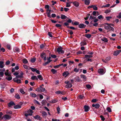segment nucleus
<instances>
[{
	"mask_svg": "<svg viewBox=\"0 0 121 121\" xmlns=\"http://www.w3.org/2000/svg\"><path fill=\"white\" fill-rule=\"evenodd\" d=\"M57 101V100L56 99H54L52 100L50 102L52 103H54Z\"/></svg>",
	"mask_w": 121,
	"mask_h": 121,
	"instance_id": "25",
	"label": "nucleus"
},
{
	"mask_svg": "<svg viewBox=\"0 0 121 121\" xmlns=\"http://www.w3.org/2000/svg\"><path fill=\"white\" fill-rule=\"evenodd\" d=\"M16 77L17 78H23V77L21 75H18L17 76H16Z\"/></svg>",
	"mask_w": 121,
	"mask_h": 121,
	"instance_id": "58",
	"label": "nucleus"
},
{
	"mask_svg": "<svg viewBox=\"0 0 121 121\" xmlns=\"http://www.w3.org/2000/svg\"><path fill=\"white\" fill-rule=\"evenodd\" d=\"M111 10L110 9H106L105 10L104 12L105 13H110L111 12Z\"/></svg>",
	"mask_w": 121,
	"mask_h": 121,
	"instance_id": "41",
	"label": "nucleus"
},
{
	"mask_svg": "<svg viewBox=\"0 0 121 121\" xmlns=\"http://www.w3.org/2000/svg\"><path fill=\"white\" fill-rule=\"evenodd\" d=\"M15 109H18L21 108V105L18 104L16 105H15L13 107Z\"/></svg>",
	"mask_w": 121,
	"mask_h": 121,
	"instance_id": "15",
	"label": "nucleus"
},
{
	"mask_svg": "<svg viewBox=\"0 0 121 121\" xmlns=\"http://www.w3.org/2000/svg\"><path fill=\"white\" fill-rule=\"evenodd\" d=\"M91 61V62L92 61V60L91 59L88 58L86 59L84 61V63H85V62L86 61Z\"/></svg>",
	"mask_w": 121,
	"mask_h": 121,
	"instance_id": "33",
	"label": "nucleus"
},
{
	"mask_svg": "<svg viewBox=\"0 0 121 121\" xmlns=\"http://www.w3.org/2000/svg\"><path fill=\"white\" fill-rule=\"evenodd\" d=\"M79 71V69H78L76 68H75L73 70L74 71L77 73Z\"/></svg>",
	"mask_w": 121,
	"mask_h": 121,
	"instance_id": "56",
	"label": "nucleus"
},
{
	"mask_svg": "<svg viewBox=\"0 0 121 121\" xmlns=\"http://www.w3.org/2000/svg\"><path fill=\"white\" fill-rule=\"evenodd\" d=\"M106 18L107 20L108 21H109L110 19H112V17H111L110 16H108V17H106Z\"/></svg>",
	"mask_w": 121,
	"mask_h": 121,
	"instance_id": "55",
	"label": "nucleus"
},
{
	"mask_svg": "<svg viewBox=\"0 0 121 121\" xmlns=\"http://www.w3.org/2000/svg\"><path fill=\"white\" fill-rule=\"evenodd\" d=\"M69 25V24L68 22H65L64 23V25L67 26H68Z\"/></svg>",
	"mask_w": 121,
	"mask_h": 121,
	"instance_id": "64",
	"label": "nucleus"
},
{
	"mask_svg": "<svg viewBox=\"0 0 121 121\" xmlns=\"http://www.w3.org/2000/svg\"><path fill=\"white\" fill-rule=\"evenodd\" d=\"M67 27L72 30H75L76 29V28L73 26H67Z\"/></svg>",
	"mask_w": 121,
	"mask_h": 121,
	"instance_id": "35",
	"label": "nucleus"
},
{
	"mask_svg": "<svg viewBox=\"0 0 121 121\" xmlns=\"http://www.w3.org/2000/svg\"><path fill=\"white\" fill-rule=\"evenodd\" d=\"M57 113L58 114H59V113H60V108L59 107V106H58V107H57Z\"/></svg>",
	"mask_w": 121,
	"mask_h": 121,
	"instance_id": "45",
	"label": "nucleus"
},
{
	"mask_svg": "<svg viewBox=\"0 0 121 121\" xmlns=\"http://www.w3.org/2000/svg\"><path fill=\"white\" fill-rule=\"evenodd\" d=\"M20 50L17 47L15 48L13 50V51L15 52H20Z\"/></svg>",
	"mask_w": 121,
	"mask_h": 121,
	"instance_id": "17",
	"label": "nucleus"
},
{
	"mask_svg": "<svg viewBox=\"0 0 121 121\" xmlns=\"http://www.w3.org/2000/svg\"><path fill=\"white\" fill-rule=\"evenodd\" d=\"M60 66H61V65H58L54 66V67L55 69L58 68H59Z\"/></svg>",
	"mask_w": 121,
	"mask_h": 121,
	"instance_id": "53",
	"label": "nucleus"
},
{
	"mask_svg": "<svg viewBox=\"0 0 121 121\" xmlns=\"http://www.w3.org/2000/svg\"><path fill=\"white\" fill-rule=\"evenodd\" d=\"M92 106L93 107H95L96 109H98L100 107V105L99 104H93Z\"/></svg>",
	"mask_w": 121,
	"mask_h": 121,
	"instance_id": "6",
	"label": "nucleus"
},
{
	"mask_svg": "<svg viewBox=\"0 0 121 121\" xmlns=\"http://www.w3.org/2000/svg\"><path fill=\"white\" fill-rule=\"evenodd\" d=\"M85 35V37L88 39H90L91 36V35L90 34H86Z\"/></svg>",
	"mask_w": 121,
	"mask_h": 121,
	"instance_id": "28",
	"label": "nucleus"
},
{
	"mask_svg": "<svg viewBox=\"0 0 121 121\" xmlns=\"http://www.w3.org/2000/svg\"><path fill=\"white\" fill-rule=\"evenodd\" d=\"M81 46H84L86 45L87 43L86 42H85L82 41L80 43Z\"/></svg>",
	"mask_w": 121,
	"mask_h": 121,
	"instance_id": "31",
	"label": "nucleus"
},
{
	"mask_svg": "<svg viewBox=\"0 0 121 121\" xmlns=\"http://www.w3.org/2000/svg\"><path fill=\"white\" fill-rule=\"evenodd\" d=\"M35 119H37L39 118L40 116L38 115H37L33 117Z\"/></svg>",
	"mask_w": 121,
	"mask_h": 121,
	"instance_id": "43",
	"label": "nucleus"
},
{
	"mask_svg": "<svg viewBox=\"0 0 121 121\" xmlns=\"http://www.w3.org/2000/svg\"><path fill=\"white\" fill-rule=\"evenodd\" d=\"M5 66V65L4 64V62L3 61H0V68H3Z\"/></svg>",
	"mask_w": 121,
	"mask_h": 121,
	"instance_id": "9",
	"label": "nucleus"
},
{
	"mask_svg": "<svg viewBox=\"0 0 121 121\" xmlns=\"http://www.w3.org/2000/svg\"><path fill=\"white\" fill-rule=\"evenodd\" d=\"M30 69L31 70V71H32L33 72H34L36 71L37 69H35L31 67Z\"/></svg>",
	"mask_w": 121,
	"mask_h": 121,
	"instance_id": "48",
	"label": "nucleus"
},
{
	"mask_svg": "<svg viewBox=\"0 0 121 121\" xmlns=\"http://www.w3.org/2000/svg\"><path fill=\"white\" fill-rule=\"evenodd\" d=\"M37 77L40 80H42L43 79V78L42 77L41 75H40L38 76H37Z\"/></svg>",
	"mask_w": 121,
	"mask_h": 121,
	"instance_id": "32",
	"label": "nucleus"
},
{
	"mask_svg": "<svg viewBox=\"0 0 121 121\" xmlns=\"http://www.w3.org/2000/svg\"><path fill=\"white\" fill-rule=\"evenodd\" d=\"M36 91L38 92H41L40 87H38L36 89Z\"/></svg>",
	"mask_w": 121,
	"mask_h": 121,
	"instance_id": "38",
	"label": "nucleus"
},
{
	"mask_svg": "<svg viewBox=\"0 0 121 121\" xmlns=\"http://www.w3.org/2000/svg\"><path fill=\"white\" fill-rule=\"evenodd\" d=\"M98 100L96 99H92L91 101L93 102H95L97 101Z\"/></svg>",
	"mask_w": 121,
	"mask_h": 121,
	"instance_id": "57",
	"label": "nucleus"
},
{
	"mask_svg": "<svg viewBox=\"0 0 121 121\" xmlns=\"http://www.w3.org/2000/svg\"><path fill=\"white\" fill-rule=\"evenodd\" d=\"M20 91L21 93L22 94H24L25 93L24 91L21 88L20 90Z\"/></svg>",
	"mask_w": 121,
	"mask_h": 121,
	"instance_id": "42",
	"label": "nucleus"
},
{
	"mask_svg": "<svg viewBox=\"0 0 121 121\" xmlns=\"http://www.w3.org/2000/svg\"><path fill=\"white\" fill-rule=\"evenodd\" d=\"M5 79L8 81H10L12 79V77L10 75H9L8 77H6L5 78Z\"/></svg>",
	"mask_w": 121,
	"mask_h": 121,
	"instance_id": "12",
	"label": "nucleus"
},
{
	"mask_svg": "<svg viewBox=\"0 0 121 121\" xmlns=\"http://www.w3.org/2000/svg\"><path fill=\"white\" fill-rule=\"evenodd\" d=\"M51 71L52 72L53 74H55L57 72V70L53 69H51Z\"/></svg>",
	"mask_w": 121,
	"mask_h": 121,
	"instance_id": "23",
	"label": "nucleus"
},
{
	"mask_svg": "<svg viewBox=\"0 0 121 121\" xmlns=\"http://www.w3.org/2000/svg\"><path fill=\"white\" fill-rule=\"evenodd\" d=\"M63 48L61 47H59L57 48L56 51L59 54H63L64 53V51L63 50Z\"/></svg>",
	"mask_w": 121,
	"mask_h": 121,
	"instance_id": "1",
	"label": "nucleus"
},
{
	"mask_svg": "<svg viewBox=\"0 0 121 121\" xmlns=\"http://www.w3.org/2000/svg\"><path fill=\"white\" fill-rule=\"evenodd\" d=\"M36 60V58L35 57H33L32 58L30 59V61L32 63H34L35 62Z\"/></svg>",
	"mask_w": 121,
	"mask_h": 121,
	"instance_id": "29",
	"label": "nucleus"
},
{
	"mask_svg": "<svg viewBox=\"0 0 121 121\" xmlns=\"http://www.w3.org/2000/svg\"><path fill=\"white\" fill-rule=\"evenodd\" d=\"M72 86V85L71 83H69L67 84L66 86V88H70Z\"/></svg>",
	"mask_w": 121,
	"mask_h": 121,
	"instance_id": "16",
	"label": "nucleus"
},
{
	"mask_svg": "<svg viewBox=\"0 0 121 121\" xmlns=\"http://www.w3.org/2000/svg\"><path fill=\"white\" fill-rule=\"evenodd\" d=\"M52 32H48V34L49 36L50 37H52Z\"/></svg>",
	"mask_w": 121,
	"mask_h": 121,
	"instance_id": "44",
	"label": "nucleus"
},
{
	"mask_svg": "<svg viewBox=\"0 0 121 121\" xmlns=\"http://www.w3.org/2000/svg\"><path fill=\"white\" fill-rule=\"evenodd\" d=\"M86 25H84L83 23H81L79 24L78 27L80 28H84L86 27Z\"/></svg>",
	"mask_w": 121,
	"mask_h": 121,
	"instance_id": "7",
	"label": "nucleus"
},
{
	"mask_svg": "<svg viewBox=\"0 0 121 121\" xmlns=\"http://www.w3.org/2000/svg\"><path fill=\"white\" fill-rule=\"evenodd\" d=\"M104 29L108 31H110V26H107L104 27Z\"/></svg>",
	"mask_w": 121,
	"mask_h": 121,
	"instance_id": "13",
	"label": "nucleus"
},
{
	"mask_svg": "<svg viewBox=\"0 0 121 121\" xmlns=\"http://www.w3.org/2000/svg\"><path fill=\"white\" fill-rule=\"evenodd\" d=\"M6 47L9 50H10L11 49V46L10 44H7V45Z\"/></svg>",
	"mask_w": 121,
	"mask_h": 121,
	"instance_id": "37",
	"label": "nucleus"
},
{
	"mask_svg": "<svg viewBox=\"0 0 121 121\" xmlns=\"http://www.w3.org/2000/svg\"><path fill=\"white\" fill-rule=\"evenodd\" d=\"M30 85L32 86H34L35 85V83L34 82H30Z\"/></svg>",
	"mask_w": 121,
	"mask_h": 121,
	"instance_id": "60",
	"label": "nucleus"
},
{
	"mask_svg": "<svg viewBox=\"0 0 121 121\" xmlns=\"http://www.w3.org/2000/svg\"><path fill=\"white\" fill-rule=\"evenodd\" d=\"M79 22L78 21H75V22H74V24L75 26H77L79 25Z\"/></svg>",
	"mask_w": 121,
	"mask_h": 121,
	"instance_id": "36",
	"label": "nucleus"
},
{
	"mask_svg": "<svg viewBox=\"0 0 121 121\" xmlns=\"http://www.w3.org/2000/svg\"><path fill=\"white\" fill-rule=\"evenodd\" d=\"M84 111L85 112H87L89 111V109H90V107L88 106L85 105L84 106Z\"/></svg>",
	"mask_w": 121,
	"mask_h": 121,
	"instance_id": "5",
	"label": "nucleus"
},
{
	"mask_svg": "<svg viewBox=\"0 0 121 121\" xmlns=\"http://www.w3.org/2000/svg\"><path fill=\"white\" fill-rule=\"evenodd\" d=\"M94 54V52L93 51L90 52L89 51L88 52H87V54H89L91 55H92Z\"/></svg>",
	"mask_w": 121,
	"mask_h": 121,
	"instance_id": "47",
	"label": "nucleus"
},
{
	"mask_svg": "<svg viewBox=\"0 0 121 121\" xmlns=\"http://www.w3.org/2000/svg\"><path fill=\"white\" fill-rule=\"evenodd\" d=\"M98 72L100 74H103L104 73V69H99L98 70Z\"/></svg>",
	"mask_w": 121,
	"mask_h": 121,
	"instance_id": "18",
	"label": "nucleus"
},
{
	"mask_svg": "<svg viewBox=\"0 0 121 121\" xmlns=\"http://www.w3.org/2000/svg\"><path fill=\"white\" fill-rule=\"evenodd\" d=\"M77 80L78 82H80L81 81L80 79L79 78V77L77 76L76 77Z\"/></svg>",
	"mask_w": 121,
	"mask_h": 121,
	"instance_id": "63",
	"label": "nucleus"
},
{
	"mask_svg": "<svg viewBox=\"0 0 121 121\" xmlns=\"http://www.w3.org/2000/svg\"><path fill=\"white\" fill-rule=\"evenodd\" d=\"M15 103L13 101H10L8 104V106L9 107H11V106L15 105Z\"/></svg>",
	"mask_w": 121,
	"mask_h": 121,
	"instance_id": "10",
	"label": "nucleus"
},
{
	"mask_svg": "<svg viewBox=\"0 0 121 121\" xmlns=\"http://www.w3.org/2000/svg\"><path fill=\"white\" fill-rule=\"evenodd\" d=\"M39 86L40 87L41 92H43L46 91L45 89V88L42 87L41 86Z\"/></svg>",
	"mask_w": 121,
	"mask_h": 121,
	"instance_id": "34",
	"label": "nucleus"
},
{
	"mask_svg": "<svg viewBox=\"0 0 121 121\" xmlns=\"http://www.w3.org/2000/svg\"><path fill=\"white\" fill-rule=\"evenodd\" d=\"M17 78L16 77L14 78L13 79V81L18 84L21 83L22 82L21 80L20 79H19L18 78Z\"/></svg>",
	"mask_w": 121,
	"mask_h": 121,
	"instance_id": "4",
	"label": "nucleus"
},
{
	"mask_svg": "<svg viewBox=\"0 0 121 121\" xmlns=\"http://www.w3.org/2000/svg\"><path fill=\"white\" fill-rule=\"evenodd\" d=\"M69 74V73L68 72V71H65L63 73L62 75L63 76H65V77Z\"/></svg>",
	"mask_w": 121,
	"mask_h": 121,
	"instance_id": "11",
	"label": "nucleus"
},
{
	"mask_svg": "<svg viewBox=\"0 0 121 121\" xmlns=\"http://www.w3.org/2000/svg\"><path fill=\"white\" fill-rule=\"evenodd\" d=\"M47 60H48V61L46 62L45 63H44L43 64V65L44 66H45L46 65L48 64L50 62L52 61V60H50L51 58V57L50 56L48 58H47Z\"/></svg>",
	"mask_w": 121,
	"mask_h": 121,
	"instance_id": "3",
	"label": "nucleus"
},
{
	"mask_svg": "<svg viewBox=\"0 0 121 121\" xmlns=\"http://www.w3.org/2000/svg\"><path fill=\"white\" fill-rule=\"evenodd\" d=\"M11 118V116L6 114L4 115L3 117H2L0 120H1L2 119H4V120H9Z\"/></svg>",
	"mask_w": 121,
	"mask_h": 121,
	"instance_id": "2",
	"label": "nucleus"
},
{
	"mask_svg": "<svg viewBox=\"0 0 121 121\" xmlns=\"http://www.w3.org/2000/svg\"><path fill=\"white\" fill-rule=\"evenodd\" d=\"M119 54V52L117 50L114 52H113V55L114 56H117Z\"/></svg>",
	"mask_w": 121,
	"mask_h": 121,
	"instance_id": "30",
	"label": "nucleus"
},
{
	"mask_svg": "<svg viewBox=\"0 0 121 121\" xmlns=\"http://www.w3.org/2000/svg\"><path fill=\"white\" fill-rule=\"evenodd\" d=\"M97 18L99 19H104V17L103 16H102V15H100Z\"/></svg>",
	"mask_w": 121,
	"mask_h": 121,
	"instance_id": "46",
	"label": "nucleus"
},
{
	"mask_svg": "<svg viewBox=\"0 0 121 121\" xmlns=\"http://www.w3.org/2000/svg\"><path fill=\"white\" fill-rule=\"evenodd\" d=\"M15 97L17 99H19L20 97V96L19 95L18 93L16 94L15 95Z\"/></svg>",
	"mask_w": 121,
	"mask_h": 121,
	"instance_id": "26",
	"label": "nucleus"
},
{
	"mask_svg": "<svg viewBox=\"0 0 121 121\" xmlns=\"http://www.w3.org/2000/svg\"><path fill=\"white\" fill-rule=\"evenodd\" d=\"M55 26L57 27H60L61 26V25L60 24H56Z\"/></svg>",
	"mask_w": 121,
	"mask_h": 121,
	"instance_id": "61",
	"label": "nucleus"
},
{
	"mask_svg": "<svg viewBox=\"0 0 121 121\" xmlns=\"http://www.w3.org/2000/svg\"><path fill=\"white\" fill-rule=\"evenodd\" d=\"M85 58L87 59L88 58H90L92 57L93 56L91 55H85Z\"/></svg>",
	"mask_w": 121,
	"mask_h": 121,
	"instance_id": "20",
	"label": "nucleus"
},
{
	"mask_svg": "<svg viewBox=\"0 0 121 121\" xmlns=\"http://www.w3.org/2000/svg\"><path fill=\"white\" fill-rule=\"evenodd\" d=\"M81 78H83V81H85L86 80V76L83 74H81L80 75Z\"/></svg>",
	"mask_w": 121,
	"mask_h": 121,
	"instance_id": "8",
	"label": "nucleus"
},
{
	"mask_svg": "<svg viewBox=\"0 0 121 121\" xmlns=\"http://www.w3.org/2000/svg\"><path fill=\"white\" fill-rule=\"evenodd\" d=\"M45 56H46V54L44 52L42 53L40 55V57L42 59Z\"/></svg>",
	"mask_w": 121,
	"mask_h": 121,
	"instance_id": "21",
	"label": "nucleus"
},
{
	"mask_svg": "<svg viewBox=\"0 0 121 121\" xmlns=\"http://www.w3.org/2000/svg\"><path fill=\"white\" fill-rule=\"evenodd\" d=\"M86 86L87 88L88 89L90 88L91 87V85L89 84H88L86 85Z\"/></svg>",
	"mask_w": 121,
	"mask_h": 121,
	"instance_id": "50",
	"label": "nucleus"
},
{
	"mask_svg": "<svg viewBox=\"0 0 121 121\" xmlns=\"http://www.w3.org/2000/svg\"><path fill=\"white\" fill-rule=\"evenodd\" d=\"M90 14H87V17H86L84 18L85 20H87L88 19L90 16Z\"/></svg>",
	"mask_w": 121,
	"mask_h": 121,
	"instance_id": "54",
	"label": "nucleus"
},
{
	"mask_svg": "<svg viewBox=\"0 0 121 121\" xmlns=\"http://www.w3.org/2000/svg\"><path fill=\"white\" fill-rule=\"evenodd\" d=\"M22 62L23 63L25 64L27 63L28 62L26 58H24L22 60Z\"/></svg>",
	"mask_w": 121,
	"mask_h": 121,
	"instance_id": "27",
	"label": "nucleus"
},
{
	"mask_svg": "<svg viewBox=\"0 0 121 121\" xmlns=\"http://www.w3.org/2000/svg\"><path fill=\"white\" fill-rule=\"evenodd\" d=\"M4 73L3 72H0V77H1L3 76L4 75Z\"/></svg>",
	"mask_w": 121,
	"mask_h": 121,
	"instance_id": "52",
	"label": "nucleus"
},
{
	"mask_svg": "<svg viewBox=\"0 0 121 121\" xmlns=\"http://www.w3.org/2000/svg\"><path fill=\"white\" fill-rule=\"evenodd\" d=\"M30 95H31L32 97H33L35 98L36 97V94L33 93L31 92L30 93Z\"/></svg>",
	"mask_w": 121,
	"mask_h": 121,
	"instance_id": "24",
	"label": "nucleus"
},
{
	"mask_svg": "<svg viewBox=\"0 0 121 121\" xmlns=\"http://www.w3.org/2000/svg\"><path fill=\"white\" fill-rule=\"evenodd\" d=\"M107 109L108 111L109 112H112L111 109L109 107H108L107 108Z\"/></svg>",
	"mask_w": 121,
	"mask_h": 121,
	"instance_id": "49",
	"label": "nucleus"
},
{
	"mask_svg": "<svg viewBox=\"0 0 121 121\" xmlns=\"http://www.w3.org/2000/svg\"><path fill=\"white\" fill-rule=\"evenodd\" d=\"M36 76H32L31 77V79L33 80H34L36 78Z\"/></svg>",
	"mask_w": 121,
	"mask_h": 121,
	"instance_id": "59",
	"label": "nucleus"
},
{
	"mask_svg": "<svg viewBox=\"0 0 121 121\" xmlns=\"http://www.w3.org/2000/svg\"><path fill=\"white\" fill-rule=\"evenodd\" d=\"M0 50L3 52H4L5 51V49L3 47L2 48H0Z\"/></svg>",
	"mask_w": 121,
	"mask_h": 121,
	"instance_id": "62",
	"label": "nucleus"
},
{
	"mask_svg": "<svg viewBox=\"0 0 121 121\" xmlns=\"http://www.w3.org/2000/svg\"><path fill=\"white\" fill-rule=\"evenodd\" d=\"M101 40L102 41L105 42H107L108 41L107 39L105 37H104L103 39H101Z\"/></svg>",
	"mask_w": 121,
	"mask_h": 121,
	"instance_id": "22",
	"label": "nucleus"
},
{
	"mask_svg": "<svg viewBox=\"0 0 121 121\" xmlns=\"http://www.w3.org/2000/svg\"><path fill=\"white\" fill-rule=\"evenodd\" d=\"M110 4H106L105 5H103L102 7V8H103L106 7H108L109 6Z\"/></svg>",
	"mask_w": 121,
	"mask_h": 121,
	"instance_id": "40",
	"label": "nucleus"
},
{
	"mask_svg": "<svg viewBox=\"0 0 121 121\" xmlns=\"http://www.w3.org/2000/svg\"><path fill=\"white\" fill-rule=\"evenodd\" d=\"M73 3L74 5L76 7H78L79 5V3L76 1L74 2Z\"/></svg>",
	"mask_w": 121,
	"mask_h": 121,
	"instance_id": "14",
	"label": "nucleus"
},
{
	"mask_svg": "<svg viewBox=\"0 0 121 121\" xmlns=\"http://www.w3.org/2000/svg\"><path fill=\"white\" fill-rule=\"evenodd\" d=\"M43 116H46L47 115V113L45 111H43L42 113Z\"/></svg>",
	"mask_w": 121,
	"mask_h": 121,
	"instance_id": "39",
	"label": "nucleus"
},
{
	"mask_svg": "<svg viewBox=\"0 0 121 121\" xmlns=\"http://www.w3.org/2000/svg\"><path fill=\"white\" fill-rule=\"evenodd\" d=\"M45 8L47 9H49L50 8V6L48 5H46L45 6Z\"/></svg>",
	"mask_w": 121,
	"mask_h": 121,
	"instance_id": "51",
	"label": "nucleus"
},
{
	"mask_svg": "<svg viewBox=\"0 0 121 121\" xmlns=\"http://www.w3.org/2000/svg\"><path fill=\"white\" fill-rule=\"evenodd\" d=\"M60 18L62 19H66L67 18V17L64 15L61 14Z\"/></svg>",
	"mask_w": 121,
	"mask_h": 121,
	"instance_id": "19",
	"label": "nucleus"
}]
</instances>
